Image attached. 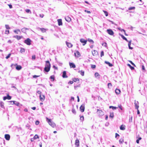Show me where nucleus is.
I'll return each mask as SVG.
<instances>
[{
    "instance_id": "obj_19",
    "label": "nucleus",
    "mask_w": 147,
    "mask_h": 147,
    "mask_svg": "<svg viewBox=\"0 0 147 147\" xmlns=\"http://www.w3.org/2000/svg\"><path fill=\"white\" fill-rule=\"evenodd\" d=\"M58 24L59 26L62 25V23L61 19H59L57 20Z\"/></svg>"
},
{
    "instance_id": "obj_23",
    "label": "nucleus",
    "mask_w": 147,
    "mask_h": 147,
    "mask_svg": "<svg viewBox=\"0 0 147 147\" xmlns=\"http://www.w3.org/2000/svg\"><path fill=\"white\" fill-rule=\"evenodd\" d=\"M120 128L121 130H124L125 129V126L124 125H122L120 127Z\"/></svg>"
},
{
    "instance_id": "obj_9",
    "label": "nucleus",
    "mask_w": 147,
    "mask_h": 147,
    "mask_svg": "<svg viewBox=\"0 0 147 147\" xmlns=\"http://www.w3.org/2000/svg\"><path fill=\"white\" fill-rule=\"evenodd\" d=\"M40 99L41 101L43 102L45 99V96L44 95H41L40 94L39 95Z\"/></svg>"
},
{
    "instance_id": "obj_46",
    "label": "nucleus",
    "mask_w": 147,
    "mask_h": 147,
    "mask_svg": "<svg viewBox=\"0 0 147 147\" xmlns=\"http://www.w3.org/2000/svg\"><path fill=\"white\" fill-rule=\"evenodd\" d=\"M103 11L105 15L106 16H108V13L107 11L104 10H103Z\"/></svg>"
},
{
    "instance_id": "obj_3",
    "label": "nucleus",
    "mask_w": 147,
    "mask_h": 147,
    "mask_svg": "<svg viewBox=\"0 0 147 147\" xmlns=\"http://www.w3.org/2000/svg\"><path fill=\"white\" fill-rule=\"evenodd\" d=\"M31 40L29 38H27L24 41V42L28 45H31Z\"/></svg>"
},
{
    "instance_id": "obj_21",
    "label": "nucleus",
    "mask_w": 147,
    "mask_h": 147,
    "mask_svg": "<svg viewBox=\"0 0 147 147\" xmlns=\"http://www.w3.org/2000/svg\"><path fill=\"white\" fill-rule=\"evenodd\" d=\"M26 30H28V29L26 28H23L21 29V31L24 33L26 32Z\"/></svg>"
},
{
    "instance_id": "obj_1",
    "label": "nucleus",
    "mask_w": 147,
    "mask_h": 147,
    "mask_svg": "<svg viewBox=\"0 0 147 147\" xmlns=\"http://www.w3.org/2000/svg\"><path fill=\"white\" fill-rule=\"evenodd\" d=\"M45 67L44 68V70L46 72H49L50 69L51 64L49 61H45Z\"/></svg>"
},
{
    "instance_id": "obj_20",
    "label": "nucleus",
    "mask_w": 147,
    "mask_h": 147,
    "mask_svg": "<svg viewBox=\"0 0 147 147\" xmlns=\"http://www.w3.org/2000/svg\"><path fill=\"white\" fill-rule=\"evenodd\" d=\"M66 45L69 48H70L72 47V45L70 43L68 42H66Z\"/></svg>"
},
{
    "instance_id": "obj_5",
    "label": "nucleus",
    "mask_w": 147,
    "mask_h": 147,
    "mask_svg": "<svg viewBox=\"0 0 147 147\" xmlns=\"http://www.w3.org/2000/svg\"><path fill=\"white\" fill-rule=\"evenodd\" d=\"M107 32L111 35H113L114 34L113 32L111 29H107Z\"/></svg>"
},
{
    "instance_id": "obj_22",
    "label": "nucleus",
    "mask_w": 147,
    "mask_h": 147,
    "mask_svg": "<svg viewBox=\"0 0 147 147\" xmlns=\"http://www.w3.org/2000/svg\"><path fill=\"white\" fill-rule=\"evenodd\" d=\"M14 32L16 34H18L19 33H21V32L19 29H17L14 30Z\"/></svg>"
},
{
    "instance_id": "obj_52",
    "label": "nucleus",
    "mask_w": 147,
    "mask_h": 147,
    "mask_svg": "<svg viewBox=\"0 0 147 147\" xmlns=\"http://www.w3.org/2000/svg\"><path fill=\"white\" fill-rule=\"evenodd\" d=\"M104 52L103 51H101L100 53L101 57H102V56H104Z\"/></svg>"
},
{
    "instance_id": "obj_45",
    "label": "nucleus",
    "mask_w": 147,
    "mask_h": 147,
    "mask_svg": "<svg viewBox=\"0 0 147 147\" xmlns=\"http://www.w3.org/2000/svg\"><path fill=\"white\" fill-rule=\"evenodd\" d=\"M25 11L27 13H31L30 10L29 9H26Z\"/></svg>"
},
{
    "instance_id": "obj_50",
    "label": "nucleus",
    "mask_w": 147,
    "mask_h": 147,
    "mask_svg": "<svg viewBox=\"0 0 147 147\" xmlns=\"http://www.w3.org/2000/svg\"><path fill=\"white\" fill-rule=\"evenodd\" d=\"M102 46H104L105 47H106L107 46V44L106 42H105L102 44Z\"/></svg>"
},
{
    "instance_id": "obj_60",
    "label": "nucleus",
    "mask_w": 147,
    "mask_h": 147,
    "mask_svg": "<svg viewBox=\"0 0 147 147\" xmlns=\"http://www.w3.org/2000/svg\"><path fill=\"white\" fill-rule=\"evenodd\" d=\"M118 107L121 110H122V106L121 105H119Z\"/></svg>"
},
{
    "instance_id": "obj_34",
    "label": "nucleus",
    "mask_w": 147,
    "mask_h": 147,
    "mask_svg": "<svg viewBox=\"0 0 147 147\" xmlns=\"http://www.w3.org/2000/svg\"><path fill=\"white\" fill-rule=\"evenodd\" d=\"M80 120L81 121H83L84 120V117L83 116H80Z\"/></svg>"
},
{
    "instance_id": "obj_26",
    "label": "nucleus",
    "mask_w": 147,
    "mask_h": 147,
    "mask_svg": "<svg viewBox=\"0 0 147 147\" xmlns=\"http://www.w3.org/2000/svg\"><path fill=\"white\" fill-rule=\"evenodd\" d=\"M96 78H100V75L99 74L97 73L96 72L94 74Z\"/></svg>"
},
{
    "instance_id": "obj_17",
    "label": "nucleus",
    "mask_w": 147,
    "mask_h": 147,
    "mask_svg": "<svg viewBox=\"0 0 147 147\" xmlns=\"http://www.w3.org/2000/svg\"><path fill=\"white\" fill-rule=\"evenodd\" d=\"M10 102H13V103L12 104H14L17 106H18L19 104V102H16L15 101H10Z\"/></svg>"
},
{
    "instance_id": "obj_37",
    "label": "nucleus",
    "mask_w": 147,
    "mask_h": 147,
    "mask_svg": "<svg viewBox=\"0 0 147 147\" xmlns=\"http://www.w3.org/2000/svg\"><path fill=\"white\" fill-rule=\"evenodd\" d=\"M88 41L89 42H90V43H91L92 44H93L94 43V42L93 41V40L91 39L88 38Z\"/></svg>"
},
{
    "instance_id": "obj_29",
    "label": "nucleus",
    "mask_w": 147,
    "mask_h": 147,
    "mask_svg": "<svg viewBox=\"0 0 147 147\" xmlns=\"http://www.w3.org/2000/svg\"><path fill=\"white\" fill-rule=\"evenodd\" d=\"M25 50L24 48H21L20 51V52L22 53H23L25 52Z\"/></svg>"
},
{
    "instance_id": "obj_25",
    "label": "nucleus",
    "mask_w": 147,
    "mask_h": 147,
    "mask_svg": "<svg viewBox=\"0 0 147 147\" xmlns=\"http://www.w3.org/2000/svg\"><path fill=\"white\" fill-rule=\"evenodd\" d=\"M78 72L82 76H84V72L83 70L79 71Z\"/></svg>"
},
{
    "instance_id": "obj_38",
    "label": "nucleus",
    "mask_w": 147,
    "mask_h": 147,
    "mask_svg": "<svg viewBox=\"0 0 147 147\" xmlns=\"http://www.w3.org/2000/svg\"><path fill=\"white\" fill-rule=\"evenodd\" d=\"M39 138V137H38V135H37V134H36L34 136V139L35 140V139H36L37 138Z\"/></svg>"
},
{
    "instance_id": "obj_39",
    "label": "nucleus",
    "mask_w": 147,
    "mask_h": 147,
    "mask_svg": "<svg viewBox=\"0 0 147 147\" xmlns=\"http://www.w3.org/2000/svg\"><path fill=\"white\" fill-rule=\"evenodd\" d=\"M73 81L74 82H76L77 81H79V80L78 78H74L73 80Z\"/></svg>"
},
{
    "instance_id": "obj_61",
    "label": "nucleus",
    "mask_w": 147,
    "mask_h": 147,
    "mask_svg": "<svg viewBox=\"0 0 147 147\" xmlns=\"http://www.w3.org/2000/svg\"><path fill=\"white\" fill-rule=\"evenodd\" d=\"M129 62H130L131 63V64L132 65H134V66H135V65L134 64V63H133L132 62V61H129Z\"/></svg>"
},
{
    "instance_id": "obj_62",
    "label": "nucleus",
    "mask_w": 147,
    "mask_h": 147,
    "mask_svg": "<svg viewBox=\"0 0 147 147\" xmlns=\"http://www.w3.org/2000/svg\"><path fill=\"white\" fill-rule=\"evenodd\" d=\"M142 69L144 70L145 69V67L144 65H142Z\"/></svg>"
},
{
    "instance_id": "obj_4",
    "label": "nucleus",
    "mask_w": 147,
    "mask_h": 147,
    "mask_svg": "<svg viewBox=\"0 0 147 147\" xmlns=\"http://www.w3.org/2000/svg\"><path fill=\"white\" fill-rule=\"evenodd\" d=\"M13 65L15 66L16 65H17L16 67V69L18 70H20L22 68V67L20 65H18L17 64H12L11 65V66L12 67Z\"/></svg>"
},
{
    "instance_id": "obj_57",
    "label": "nucleus",
    "mask_w": 147,
    "mask_h": 147,
    "mask_svg": "<svg viewBox=\"0 0 147 147\" xmlns=\"http://www.w3.org/2000/svg\"><path fill=\"white\" fill-rule=\"evenodd\" d=\"M38 94H40H40H41V92L40 91H39V90H38L36 92Z\"/></svg>"
},
{
    "instance_id": "obj_55",
    "label": "nucleus",
    "mask_w": 147,
    "mask_h": 147,
    "mask_svg": "<svg viewBox=\"0 0 147 147\" xmlns=\"http://www.w3.org/2000/svg\"><path fill=\"white\" fill-rule=\"evenodd\" d=\"M5 34H9V30H6L5 31Z\"/></svg>"
},
{
    "instance_id": "obj_11",
    "label": "nucleus",
    "mask_w": 147,
    "mask_h": 147,
    "mask_svg": "<svg viewBox=\"0 0 147 147\" xmlns=\"http://www.w3.org/2000/svg\"><path fill=\"white\" fill-rule=\"evenodd\" d=\"M5 138L6 140H9L10 138V136L9 134H5Z\"/></svg>"
},
{
    "instance_id": "obj_36",
    "label": "nucleus",
    "mask_w": 147,
    "mask_h": 147,
    "mask_svg": "<svg viewBox=\"0 0 147 147\" xmlns=\"http://www.w3.org/2000/svg\"><path fill=\"white\" fill-rule=\"evenodd\" d=\"M135 108L136 109H137V112L138 114V105H137V103H136V102H135Z\"/></svg>"
},
{
    "instance_id": "obj_59",
    "label": "nucleus",
    "mask_w": 147,
    "mask_h": 147,
    "mask_svg": "<svg viewBox=\"0 0 147 147\" xmlns=\"http://www.w3.org/2000/svg\"><path fill=\"white\" fill-rule=\"evenodd\" d=\"M39 76L34 75L33 76V78H36L37 77H39Z\"/></svg>"
},
{
    "instance_id": "obj_64",
    "label": "nucleus",
    "mask_w": 147,
    "mask_h": 147,
    "mask_svg": "<svg viewBox=\"0 0 147 147\" xmlns=\"http://www.w3.org/2000/svg\"><path fill=\"white\" fill-rule=\"evenodd\" d=\"M73 83V81H70L69 82V84H72Z\"/></svg>"
},
{
    "instance_id": "obj_7",
    "label": "nucleus",
    "mask_w": 147,
    "mask_h": 147,
    "mask_svg": "<svg viewBox=\"0 0 147 147\" xmlns=\"http://www.w3.org/2000/svg\"><path fill=\"white\" fill-rule=\"evenodd\" d=\"M80 109L81 112H83L84 111L85 109L84 104H82L80 107Z\"/></svg>"
},
{
    "instance_id": "obj_63",
    "label": "nucleus",
    "mask_w": 147,
    "mask_h": 147,
    "mask_svg": "<svg viewBox=\"0 0 147 147\" xmlns=\"http://www.w3.org/2000/svg\"><path fill=\"white\" fill-rule=\"evenodd\" d=\"M119 135L117 133L115 134V138H117V136H119Z\"/></svg>"
},
{
    "instance_id": "obj_28",
    "label": "nucleus",
    "mask_w": 147,
    "mask_h": 147,
    "mask_svg": "<svg viewBox=\"0 0 147 147\" xmlns=\"http://www.w3.org/2000/svg\"><path fill=\"white\" fill-rule=\"evenodd\" d=\"M0 106L2 108H4V103L3 102H0Z\"/></svg>"
},
{
    "instance_id": "obj_15",
    "label": "nucleus",
    "mask_w": 147,
    "mask_h": 147,
    "mask_svg": "<svg viewBox=\"0 0 147 147\" xmlns=\"http://www.w3.org/2000/svg\"><path fill=\"white\" fill-rule=\"evenodd\" d=\"M69 64L71 68H75L76 67V65L74 63H69Z\"/></svg>"
},
{
    "instance_id": "obj_16",
    "label": "nucleus",
    "mask_w": 147,
    "mask_h": 147,
    "mask_svg": "<svg viewBox=\"0 0 147 147\" xmlns=\"http://www.w3.org/2000/svg\"><path fill=\"white\" fill-rule=\"evenodd\" d=\"M66 71H64L63 73L62 77L63 78H67V76L66 75Z\"/></svg>"
},
{
    "instance_id": "obj_33",
    "label": "nucleus",
    "mask_w": 147,
    "mask_h": 147,
    "mask_svg": "<svg viewBox=\"0 0 147 147\" xmlns=\"http://www.w3.org/2000/svg\"><path fill=\"white\" fill-rule=\"evenodd\" d=\"M121 37L123 39L125 40L127 42H129V41L124 36H123L122 35H121Z\"/></svg>"
},
{
    "instance_id": "obj_47",
    "label": "nucleus",
    "mask_w": 147,
    "mask_h": 147,
    "mask_svg": "<svg viewBox=\"0 0 147 147\" xmlns=\"http://www.w3.org/2000/svg\"><path fill=\"white\" fill-rule=\"evenodd\" d=\"M72 112L74 114H76V112L75 111V109L74 108H73L72 110Z\"/></svg>"
},
{
    "instance_id": "obj_42",
    "label": "nucleus",
    "mask_w": 147,
    "mask_h": 147,
    "mask_svg": "<svg viewBox=\"0 0 147 147\" xmlns=\"http://www.w3.org/2000/svg\"><path fill=\"white\" fill-rule=\"evenodd\" d=\"M40 30L41 31L43 32H46V30L44 28H40Z\"/></svg>"
},
{
    "instance_id": "obj_27",
    "label": "nucleus",
    "mask_w": 147,
    "mask_h": 147,
    "mask_svg": "<svg viewBox=\"0 0 147 147\" xmlns=\"http://www.w3.org/2000/svg\"><path fill=\"white\" fill-rule=\"evenodd\" d=\"M115 93L117 94H119L120 92V90L118 89H116L115 90Z\"/></svg>"
},
{
    "instance_id": "obj_18",
    "label": "nucleus",
    "mask_w": 147,
    "mask_h": 147,
    "mask_svg": "<svg viewBox=\"0 0 147 147\" xmlns=\"http://www.w3.org/2000/svg\"><path fill=\"white\" fill-rule=\"evenodd\" d=\"M65 20L68 22H69L71 21V18L68 16H67L65 18Z\"/></svg>"
},
{
    "instance_id": "obj_41",
    "label": "nucleus",
    "mask_w": 147,
    "mask_h": 147,
    "mask_svg": "<svg viewBox=\"0 0 147 147\" xmlns=\"http://www.w3.org/2000/svg\"><path fill=\"white\" fill-rule=\"evenodd\" d=\"M114 115L113 113H110L109 117L111 118H113V117Z\"/></svg>"
},
{
    "instance_id": "obj_58",
    "label": "nucleus",
    "mask_w": 147,
    "mask_h": 147,
    "mask_svg": "<svg viewBox=\"0 0 147 147\" xmlns=\"http://www.w3.org/2000/svg\"><path fill=\"white\" fill-rule=\"evenodd\" d=\"M35 124L36 125H38L39 124V121H36L35 122Z\"/></svg>"
},
{
    "instance_id": "obj_51",
    "label": "nucleus",
    "mask_w": 147,
    "mask_h": 147,
    "mask_svg": "<svg viewBox=\"0 0 147 147\" xmlns=\"http://www.w3.org/2000/svg\"><path fill=\"white\" fill-rule=\"evenodd\" d=\"M32 59L33 60H34L36 59V56L35 55H32Z\"/></svg>"
},
{
    "instance_id": "obj_35",
    "label": "nucleus",
    "mask_w": 147,
    "mask_h": 147,
    "mask_svg": "<svg viewBox=\"0 0 147 147\" xmlns=\"http://www.w3.org/2000/svg\"><path fill=\"white\" fill-rule=\"evenodd\" d=\"M127 65L128 66H129L130 67V68L131 70H132L134 69V67L131 66L130 64H127Z\"/></svg>"
},
{
    "instance_id": "obj_2",
    "label": "nucleus",
    "mask_w": 147,
    "mask_h": 147,
    "mask_svg": "<svg viewBox=\"0 0 147 147\" xmlns=\"http://www.w3.org/2000/svg\"><path fill=\"white\" fill-rule=\"evenodd\" d=\"M46 119L47 121L51 126L53 128L56 127V124L53 121H52L51 119H49L47 117H46Z\"/></svg>"
},
{
    "instance_id": "obj_12",
    "label": "nucleus",
    "mask_w": 147,
    "mask_h": 147,
    "mask_svg": "<svg viewBox=\"0 0 147 147\" xmlns=\"http://www.w3.org/2000/svg\"><path fill=\"white\" fill-rule=\"evenodd\" d=\"M92 54L93 56L96 55H98V52L97 51L94 50L92 51Z\"/></svg>"
},
{
    "instance_id": "obj_24",
    "label": "nucleus",
    "mask_w": 147,
    "mask_h": 147,
    "mask_svg": "<svg viewBox=\"0 0 147 147\" xmlns=\"http://www.w3.org/2000/svg\"><path fill=\"white\" fill-rule=\"evenodd\" d=\"M14 38H17L18 40H19L22 38V36H14Z\"/></svg>"
},
{
    "instance_id": "obj_43",
    "label": "nucleus",
    "mask_w": 147,
    "mask_h": 147,
    "mask_svg": "<svg viewBox=\"0 0 147 147\" xmlns=\"http://www.w3.org/2000/svg\"><path fill=\"white\" fill-rule=\"evenodd\" d=\"M5 27L6 29H10V27H9L8 25L6 24V25H5Z\"/></svg>"
},
{
    "instance_id": "obj_56",
    "label": "nucleus",
    "mask_w": 147,
    "mask_h": 147,
    "mask_svg": "<svg viewBox=\"0 0 147 147\" xmlns=\"http://www.w3.org/2000/svg\"><path fill=\"white\" fill-rule=\"evenodd\" d=\"M85 12L87 13H91V12L90 11H88L87 10H84Z\"/></svg>"
},
{
    "instance_id": "obj_31",
    "label": "nucleus",
    "mask_w": 147,
    "mask_h": 147,
    "mask_svg": "<svg viewBox=\"0 0 147 147\" xmlns=\"http://www.w3.org/2000/svg\"><path fill=\"white\" fill-rule=\"evenodd\" d=\"M135 7H129V8H128V10H129L134 11V10H135Z\"/></svg>"
},
{
    "instance_id": "obj_54",
    "label": "nucleus",
    "mask_w": 147,
    "mask_h": 147,
    "mask_svg": "<svg viewBox=\"0 0 147 147\" xmlns=\"http://www.w3.org/2000/svg\"><path fill=\"white\" fill-rule=\"evenodd\" d=\"M96 67V65H91V67L92 69L95 68Z\"/></svg>"
},
{
    "instance_id": "obj_14",
    "label": "nucleus",
    "mask_w": 147,
    "mask_h": 147,
    "mask_svg": "<svg viewBox=\"0 0 147 147\" xmlns=\"http://www.w3.org/2000/svg\"><path fill=\"white\" fill-rule=\"evenodd\" d=\"M76 57H78L80 56V52L77 51L74 53Z\"/></svg>"
},
{
    "instance_id": "obj_13",
    "label": "nucleus",
    "mask_w": 147,
    "mask_h": 147,
    "mask_svg": "<svg viewBox=\"0 0 147 147\" xmlns=\"http://www.w3.org/2000/svg\"><path fill=\"white\" fill-rule=\"evenodd\" d=\"M75 145L77 147L79 146V141L78 139H76L75 141Z\"/></svg>"
},
{
    "instance_id": "obj_53",
    "label": "nucleus",
    "mask_w": 147,
    "mask_h": 147,
    "mask_svg": "<svg viewBox=\"0 0 147 147\" xmlns=\"http://www.w3.org/2000/svg\"><path fill=\"white\" fill-rule=\"evenodd\" d=\"M50 78L51 80H52V81H53L54 80V77L53 76H51L50 77Z\"/></svg>"
},
{
    "instance_id": "obj_48",
    "label": "nucleus",
    "mask_w": 147,
    "mask_h": 147,
    "mask_svg": "<svg viewBox=\"0 0 147 147\" xmlns=\"http://www.w3.org/2000/svg\"><path fill=\"white\" fill-rule=\"evenodd\" d=\"M11 53H9L7 56L5 58L6 59H8L9 58L11 55Z\"/></svg>"
},
{
    "instance_id": "obj_10",
    "label": "nucleus",
    "mask_w": 147,
    "mask_h": 147,
    "mask_svg": "<svg viewBox=\"0 0 147 147\" xmlns=\"http://www.w3.org/2000/svg\"><path fill=\"white\" fill-rule=\"evenodd\" d=\"M11 99V97L8 94L6 96H4L3 97V100H5L7 99L10 100Z\"/></svg>"
},
{
    "instance_id": "obj_30",
    "label": "nucleus",
    "mask_w": 147,
    "mask_h": 147,
    "mask_svg": "<svg viewBox=\"0 0 147 147\" xmlns=\"http://www.w3.org/2000/svg\"><path fill=\"white\" fill-rule=\"evenodd\" d=\"M105 63L108 65L110 67H112L113 66V65L110 62L108 61H105Z\"/></svg>"
},
{
    "instance_id": "obj_32",
    "label": "nucleus",
    "mask_w": 147,
    "mask_h": 147,
    "mask_svg": "<svg viewBox=\"0 0 147 147\" xmlns=\"http://www.w3.org/2000/svg\"><path fill=\"white\" fill-rule=\"evenodd\" d=\"M131 41H129V42L128 43V47H129V49H133L132 47H131L130 46L131 45Z\"/></svg>"
},
{
    "instance_id": "obj_44",
    "label": "nucleus",
    "mask_w": 147,
    "mask_h": 147,
    "mask_svg": "<svg viewBox=\"0 0 147 147\" xmlns=\"http://www.w3.org/2000/svg\"><path fill=\"white\" fill-rule=\"evenodd\" d=\"M109 108H112V109H113V110H114V109H116L117 108V107H113V106H110L109 107Z\"/></svg>"
},
{
    "instance_id": "obj_6",
    "label": "nucleus",
    "mask_w": 147,
    "mask_h": 147,
    "mask_svg": "<svg viewBox=\"0 0 147 147\" xmlns=\"http://www.w3.org/2000/svg\"><path fill=\"white\" fill-rule=\"evenodd\" d=\"M80 42L83 44V45L84 46L86 44L87 40H85L83 38H81L80 39Z\"/></svg>"
},
{
    "instance_id": "obj_49",
    "label": "nucleus",
    "mask_w": 147,
    "mask_h": 147,
    "mask_svg": "<svg viewBox=\"0 0 147 147\" xmlns=\"http://www.w3.org/2000/svg\"><path fill=\"white\" fill-rule=\"evenodd\" d=\"M108 87L109 88H111L112 86V84L110 83H109L108 84Z\"/></svg>"
},
{
    "instance_id": "obj_8",
    "label": "nucleus",
    "mask_w": 147,
    "mask_h": 147,
    "mask_svg": "<svg viewBox=\"0 0 147 147\" xmlns=\"http://www.w3.org/2000/svg\"><path fill=\"white\" fill-rule=\"evenodd\" d=\"M97 113L100 116H102L104 115V113L103 111L101 110L98 109H97Z\"/></svg>"
},
{
    "instance_id": "obj_40",
    "label": "nucleus",
    "mask_w": 147,
    "mask_h": 147,
    "mask_svg": "<svg viewBox=\"0 0 147 147\" xmlns=\"http://www.w3.org/2000/svg\"><path fill=\"white\" fill-rule=\"evenodd\" d=\"M123 142V138H121L119 140V143L120 144H121Z\"/></svg>"
}]
</instances>
